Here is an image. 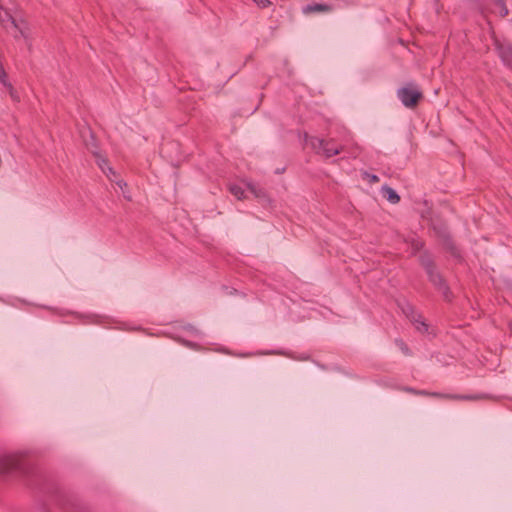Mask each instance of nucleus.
Masks as SVG:
<instances>
[{
	"instance_id": "nucleus-1",
	"label": "nucleus",
	"mask_w": 512,
	"mask_h": 512,
	"mask_svg": "<svg viewBox=\"0 0 512 512\" xmlns=\"http://www.w3.org/2000/svg\"><path fill=\"white\" fill-rule=\"evenodd\" d=\"M36 474L33 455L28 451H19L0 456V478L30 477Z\"/></svg>"
},
{
	"instance_id": "nucleus-2",
	"label": "nucleus",
	"mask_w": 512,
	"mask_h": 512,
	"mask_svg": "<svg viewBox=\"0 0 512 512\" xmlns=\"http://www.w3.org/2000/svg\"><path fill=\"white\" fill-rule=\"evenodd\" d=\"M397 97L405 107L414 108L423 98V94L414 83H408L397 90Z\"/></svg>"
},
{
	"instance_id": "nucleus-3",
	"label": "nucleus",
	"mask_w": 512,
	"mask_h": 512,
	"mask_svg": "<svg viewBox=\"0 0 512 512\" xmlns=\"http://www.w3.org/2000/svg\"><path fill=\"white\" fill-rule=\"evenodd\" d=\"M307 142L317 153H322L327 158L338 155L342 150L340 146L335 144L334 140L310 137Z\"/></svg>"
},
{
	"instance_id": "nucleus-4",
	"label": "nucleus",
	"mask_w": 512,
	"mask_h": 512,
	"mask_svg": "<svg viewBox=\"0 0 512 512\" xmlns=\"http://www.w3.org/2000/svg\"><path fill=\"white\" fill-rule=\"evenodd\" d=\"M398 306L402 313L412 322L417 331L421 333L428 332V324L423 320L422 315L416 311L415 307L411 303L408 301H402Z\"/></svg>"
},
{
	"instance_id": "nucleus-5",
	"label": "nucleus",
	"mask_w": 512,
	"mask_h": 512,
	"mask_svg": "<svg viewBox=\"0 0 512 512\" xmlns=\"http://www.w3.org/2000/svg\"><path fill=\"white\" fill-rule=\"evenodd\" d=\"M429 281L442 293L446 301H451L452 292L443 276L437 271L436 267L426 272Z\"/></svg>"
},
{
	"instance_id": "nucleus-6",
	"label": "nucleus",
	"mask_w": 512,
	"mask_h": 512,
	"mask_svg": "<svg viewBox=\"0 0 512 512\" xmlns=\"http://www.w3.org/2000/svg\"><path fill=\"white\" fill-rule=\"evenodd\" d=\"M430 397H434L442 400H463V401H477L485 398L483 394H444L439 392H430Z\"/></svg>"
},
{
	"instance_id": "nucleus-7",
	"label": "nucleus",
	"mask_w": 512,
	"mask_h": 512,
	"mask_svg": "<svg viewBox=\"0 0 512 512\" xmlns=\"http://www.w3.org/2000/svg\"><path fill=\"white\" fill-rule=\"evenodd\" d=\"M0 24L7 28L8 25H12L14 28L18 29L21 34H23L21 28H19L16 19L11 15L8 10H5L3 6L0 4Z\"/></svg>"
},
{
	"instance_id": "nucleus-8",
	"label": "nucleus",
	"mask_w": 512,
	"mask_h": 512,
	"mask_svg": "<svg viewBox=\"0 0 512 512\" xmlns=\"http://www.w3.org/2000/svg\"><path fill=\"white\" fill-rule=\"evenodd\" d=\"M419 261L426 272L436 267L433 258L428 252H424L423 254H421L419 257Z\"/></svg>"
},
{
	"instance_id": "nucleus-9",
	"label": "nucleus",
	"mask_w": 512,
	"mask_h": 512,
	"mask_svg": "<svg viewBox=\"0 0 512 512\" xmlns=\"http://www.w3.org/2000/svg\"><path fill=\"white\" fill-rule=\"evenodd\" d=\"M382 191H383V195L386 197V199L390 203L397 204L400 201V196L393 188H391L389 186H384L382 188Z\"/></svg>"
},
{
	"instance_id": "nucleus-10",
	"label": "nucleus",
	"mask_w": 512,
	"mask_h": 512,
	"mask_svg": "<svg viewBox=\"0 0 512 512\" xmlns=\"http://www.w3.org/2000/svg\"><path fill=\"white\" fill-rule=\"evenodd\" d=\"M445 249L451 254L452 257L457 259L458 261L462 260V255L458 247L451 240H446L444 244Z\"/></svg>"
},
{
	"instance_id": "nucleus-11",
	"label": "nucleus",
	"mask_w": 512,
	"mask_h": 512,
	"mask_svg": "<svg viewBox=\"0 0 512 512\" xmlns=\"http://www.w3.org/2000/svg\"><path fill=\"white\" fill-rule=\"evenodd\" d=\"M328 11H331V7L326 4H310L303 8L304 13L328 12Z\"/></svg>"
},
{
	"instance_id": "nucleus-12",
	"label": "nucleus",
	"mask_w": 512,
	"mask_h": 512,
	"mask_svg": "<svg viewBox=\"0 0 512 512\" xmlns=\"http://www.w3.org/2000/svg\"><path fill=\"white\" fill-rule=\"evenodd\" d=\"M500 57L504 64L512 70V51L510 49H502Z\"/></svg>"
},
{
	"instance_id": "nucleus-13",
	"label": "nucleus",
	"mask_w": 512,
	"mask_h": 512,
	"mask_svg": "<svg viewBox=\"0 0 512 512\" xmlns=\"http://www.w3.org/2000/svg\"><path fill=\"white\" fill-rule=\"evenodd\" d=\"M229 191L231 192V194H233L238 200H242L243 198H245V191L244 189L239 186V185H236V184H233V185H230L229 186Z\"/></svg>"
},
{
	"instance_id": "nucleus-14",
	"label": "nucleus",
	"mask_w": 512,
	"mask_h": 512,
	"mask_svg": "<svg viewBox=\"0 0 512 512\" xmlns=\"http://www.w3.org/2000/svg\"><path fill=\"white\" fill-rule=\"evenodd\" d=\"M495 5L499 7V13L502 17L508 15V8L506 7L504 0H495Z\"/></svg>"
},
{
	"instance_id": "nucleus-15",
	"label": "nucleus",
	"mask_w": 512,
	"mask_h": 512,
	"mask_svg": "<svg viewBox=\"0 0 512 512\" xmlns=\"http://www.w3.org/2000/svg\"><path fill=\"white\" fill-rule=\"evenodd\" d=\"M259 8H267L271 5L269 0H252Z\"/></svg>"
},
{
	"instance_id": "nucleus-16",
	"label": "nucleus",
	"mask_w": 512,
	"mask_h": 512,
	"mask_svg": "<svg viewBox=\"0 0 512 512\" xmlns=\"http://www.w3.org/2000/svg\"><path fill=\"white\" fill-rule=\"evenodd\" d=\"M364 178H367L370 183H377L379 182V177L375 174H369L368 172L364 173Z\"/></svg>"
},
{
	"instance_id": "nucleus-17",
	"label": "nucleus",
	"mask_w": 512,
	"mask_h": 512,
	"mask_svg": "<svg viewBox=\"0 0 512 512\" xmlns=\"http://www.w3.org/2000/svg\"><path fill=\"white\" fill-rule=\"evenodd\" d=\"M0 81L3 85H6V81H7V74L2 66V64L0 63Z\"/></svg>"
},
{
	"instance_id": "nucleus-18",
	"label": "nucleus",
	"mask_w": 512,
	"mask_h": 512,
	"mask_svg": "<svg viewBox=\"0 0 512 512\" xmlns=\"http://www.w3.org/2000/svg\"><path fill=\"white\" fill-rule=\"evenodd\" d=\"M249 189L256 197L264 196V192L261 189H256V187L252 185H249Z\"/></svg>"
},
{
	"instance_id": "nucleus-19",
	"label": "nucleus",
	"mask_w": 512,
	"mask_h": 512,
	"mask_svg": "<svg viewBox=\"0 0 512 512\" xmlns=\"http://www.w3.org/2000/svg\"><path fill=\"white\" fill-rule=\"evenodd\" d=\"M396 343L405 354H409V349L402 340H397Z\"/></svg>"
},
{
	"instance_id": "nucleus-20",
	"label": "nucleus",
	"mask_w": 512,
	"mask_h": 512,
	"mask_svg": "<svg viewBox=\"0 0 512 512\" xmlns=\"http://www.w3.org/2000/svg\"><path fill=\"white\" fill-rule=\"evenodd\" d=\"M5 86L9 89V92H10V95H11L12 99L17 100L18 97L16 96V94L14 92V89L11 86V84L6 81V85Z\"/></svg>"
},
{
	"instance_id": "nucleus-21",
	"label": "nucleus",
	"mask_w": 512,
	"mask_h": 512,
	"mask_svg": "<svg viewBox=\"0 0 512 512\" xmlns=\"http://www.w3.org/2000/svg\"><path fill=\"white\" fill-rule=\"evenodd\" d=\"M402 390L405 391V392L414 394V395H415V392H418V389H415V388H412V387H408V386L403 387Z\"/></svg>"
},
{
	"instance_id": "nucleus-22",
	"label": "nucleus",
	"mask_w": 512,
	"mask_h": 512,
	"mask_svg": "<svg viewBox=\"0 0 512 512\" xmlns=\"http://www.w3.org/2000/svg\"><path fill=\"white\" fill-rule=\"evenodd\" d=\"M415 395H418V396H429L430 397V392L426 391V390H418V392H415Z\"/></svg>"
},
{
	"instance_id": "nucleus-23",
	"label": "nucleus",
	"mask_w": 512,
	"mask_h": 512,
	"mask_svg": "<svg viewBox=\"0 0 512 512\" xmlns=\"http://www.w3.org/2000/svg\"><path fill=\"white\" fill-rule=\"evenodd\" d=\"M183 344L189 348H195L196 344L190 342V341H184Z\"/></svg>"
}]
</instances>
